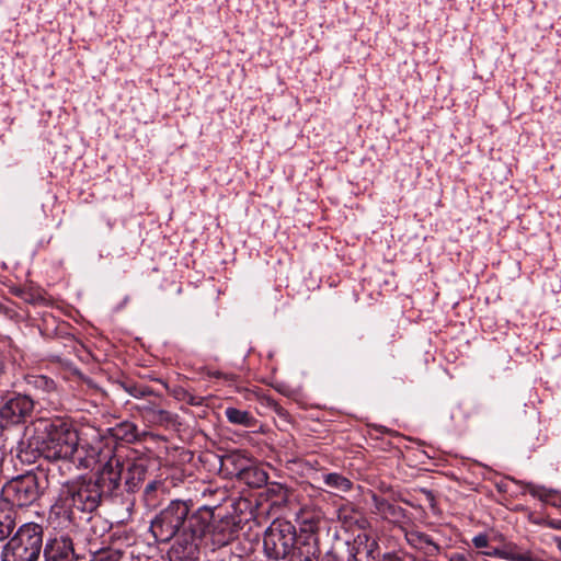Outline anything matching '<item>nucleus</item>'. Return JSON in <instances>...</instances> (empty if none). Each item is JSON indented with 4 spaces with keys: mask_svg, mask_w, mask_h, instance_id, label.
<instances>
[{
    "mask_svg": "<svg viewBox=\"0 0 561 561\" xmlns=\"http://www.w3.org/2000/svg\"><path fill=\"white\" fill-rule=\"evenodd\" d=\"M43 527L26 523L5 543L1 561H37L43 549Z\"/></svg>",
    "mask_w": 561,
    "mask_h": 561,
    "instance_id": "f257e3e1",
    "label": "nucleus"
},
{
    "mask_svg": "<svg viewBox=\"0 0 561 561\" xmlns=\"http://www.w3.org/2000/svg\"><path fill=\"white\" fill-rule=\"evenodd\" d=\"M45 431L47 435L43 440L42 450L47 459L68 460L79 453V435L67 422L51 421Z\"/></svg>",
    "mask_w": 561,
    "mask_h": 561,
    "instance_id": "f03ea898",
    "label": "nucleus"
},
{
    "mask_svg": "<svg viewBox=\"0 0 561 561\" xmlns=\"http://www.w3.org/2000/svg\"><path fill=\"white\" fill-rule=\"evenodd\" d=\"M191 506L186 501L174 500L151 522L150 529L154 538L167 542L176 535L182 536Z\"/></svg>",
    "mask_w": 561,
    "mask_h": 561,
    "instance_id": "7ed1b4c3",
    "label": "nucleus"
},
{
    "mask_svg": "<svg viewBox=\"0 0 561 561\" xmlns=\"http://www.w3.org/2000/svg\"><path fill=\"white\" fill-rule=\"evenodd\" d=\"M101 486L94 481H79L62 485L58 502L61 507L78 512H93L100 504Z\"/></svg>",
    "mask_w": 561,
    "mask_h": 561,
    "instance_id": "20e7f679",
    "label": "nucleus"
},
{
    "mask_svg": "<svg viewBox=\"0 0 561 561\" xmlns=\"http://www.w3.org/2000/svg\"><path fill=\"white\" fill-rule=\"evenodd\" d=\"M295 543V527L288 522L272 523L263 537L264 552L273 560L285 559L294 549Z\"/></svg>",
    "mask_w": 561,
    "mask_h": 561,
    "instance_id": "39448f33",
    "label": "nucleus"
},
{
    "mask_svg": "<svg viewBox=\"0 0 561 561\" xmlns=\"http://www.w3.org/2000/svg\"><path fill=\"white\" fill-rule=\"evenodd\" d=\"M39 496L37 478L33 474L20 477L8 482L0 495V502H8L14 508L28 506Z\"/></svg>",
    "mask_w": 561,
    "mask_h": 561,
    "instance_id": "423d86ee",
    "label": "nucleus"
},
{
    "mask_svg": "<svg viewBox=\"0 0 561 561\" xmlns=\"http://www.w3.org/2000/svg\"><path fill=\"white\" fill-rule=\"evenodd\" d=\"M34 400L26 396L16 393L7 398L0 405V419L7 424H20L30 417L34 411Z\"/></svg>",
    "mask_w": 561,
    "mask_h": 561,
    "instance_id": "0eeeda50",
    "label": "nucleus"
},
{
    "mask_svg": "<svg viewBox=\"0 0 561 561\" xmlns=\"http://www.w3.org/2000/svg\"><path fill=\"white\" fill-rule=\"evenodd\" d=\"M214 513L208 507H203L192 515H187L182 536L185 540L194 541L202 539L210 528V520Z\"/></svg>",
    "mask_w": 561,
    "mask_h": 561,
    "instance_id": "6e6552de",
    "label": "nucleus"
},
{
    "mask_svg": "<svg viewBox=\"0 0 561 561\" xmlns=\"http://www.w3.org/2000/svg\"><path fill=\"white\" fill-rule=\"evenodd\" d=\"M45 561H73L72 541L68 537L48 540L43 550Z\"/></svg>",
    "mask_w": 561,
    "mask_h": 561,
    "instance_id": "1a4fd4ad",
    "label": "nucleus"
},
{
    "mask_svg": "<svg viewBox=\"0 0 561 561\" xmlns=\"http://www.w3.org/2000/svg\"><path fill=\"white\" fill-rule=\"evenodd\" d=\"M407 542L415 550L422 552L426 558L436 557L440 552V547L433 538L417 529L404 530Z\"/></svg>",
    "mask_w": 561,
    "mask_h": 561,
    "instance_id": "9d476101",
    "label": "nucleus"
},
{
    "mask_svg": "<svg viewBox=\"0 0 561 561\" xmlns=\"http://www.w3.org/2000/svg\"><path fill=\"white\" fill-rule=\"evenodd\" d=\"M123 472V463L119 458L111 457L102 467L99 480L100 486L113 491L118 488Z\"/></svg>",
    "mask_w": 561,
    "mask_h": 561,
    "instance_id": "9b49d317",
    "label": "nucleus"
},
{
    "mask_svg": "<svg viewBox=\"0 0 561 561\" xmlns=\"http://www.w3.org/2000/svg\"><path fill=\"white\" fill-rule=\"evenodd\" d=\"M136 410L144 419L152 424L163 425L173 421V415L169 411L161 409L159 404L153 401L137 404Z\"/></svg>",
    "mask_w": 561,
    "mask_h": 561,
    "instance_id": "f8f14e48",
    "label": "nucleus"
},
{
    "mask_svg": "<svg viewBox=\"0 0 561 561\" xmlns=\"http://www.w3.org/2000/svg\"><path fill=\"white\" fill-rule=\"evenodd\" d=\"M16 513L8 502H0V541L9 538L15 528Z\"/></svg>",
    "mask_w": 561,
    "mask_h": 561,
    "instance_id": "ddd939ff",
    "label": "nucleus"
},
{
    "mask_svg": "<svg viewBox=\"0 0 561 561\" xmlns=\"http://www.w3.org/2000/svg\"><path fill=\"white\" fill-rule=\"evenodd\" d=\"M323 482L335 495L346 493L351 491L353 486V483L348 478L336 472L323 474Z\"/></svg>",
    "mask_w": 561,
    "mask_h": 561,
    "instance_id": "4468645a",
    "label": "nucleus"
},
{
    "mask_svg": "<svg viewBox=\"0 0 561 561\" xmlns=\"http://www.w3.org/2000/svg\"><path fill=\"white\" fill-rule=\"evenodd\" d=\"M240 477L254 488H261L267 482V473L252 463L250 466H241Z\"/></svg>",
    "mask_w": 561,
    "mask_h": 561,
    "instance_id": "2eb2a0df",
    "label": "nucleus"
},
{
    "mask_svg": "<svg viewBox=\"0 0 561 561\" xmlns=\"http://www.w3.org/2000/svg\"><path fill=\"white\" fill-rule=\"evenodd\" d=\"M147 470L142 463H131L128 467L125 484L128 491L134 492L145 481Z\"/></svg>",
    "mask_w": 561,
    "mask_h": 561,
    "instance_id": "dca6fc26",
    "label": "nucleus"
},
{
    "mask_svg": "<svg viewBox=\"0 0 561 561\" xmlns=\"http://www.w3.org/2000/svg\"><path fill=\"white\" fill-rule=\"evenodd\" d=\"M502 559L507 561H535L530 551L522 550L513 542L504 543L502 547Z\"/></svg>",
    "mask_w": 561,
    "mask_h": 561,
    "instance_id": "f3484780",
    "label": "nucleus"
},
{
    "mask_svg": "<svg viewBox=\"0 0 561 561\" xmlns=\"http://www.w3.org/2000/svg\"><path fill=\"white\" fill-rule=\"evenodd\" d=\"M225 415L232 424L251 427L255 423V420L251 413L232 407H229L225 410Z\"/></svg>",
    "mask_w": 561,
    "mask_h": 561,
    "instance_id": "a211bd4d",
    "label": "nucleus"
},
{
    "mask_svg": "<svg viewBox=\"0 0 561 561\" xmlns=\"http://www.w3.org/2000/svg\"><path fill=\"white\" fill-rule=\"evenodd\" d=\"M163 493V483L159 480L149 482L144 491V501L147 507H156L159 503V495Z\"/></svg>",
    "mask_w": 561,
    "mask_h": 561,
    "instance_id": "6ab92c4d",
    "label": "nucleus"
},
{
    "mask_svg": "<svg viewBox=\"0 0 561 561\" xmlns=\"http://www.w3.org/2000/svg\"><path fill=\"white\" fill-rule=\"evenodd\" d=\"M291 551L289 561H318L314 549L310 545H304Z\"/></svg>",
    "mask_w": 561,
    "mask_h": 561,
    "instance_id": "aec40b11",
    "label": "nucleus"
},
{
    "mask_svg": "<svg viewBox=\"0 0 561 561\" xmlns=\"http://www.w3.org/2000/svg\"><path fill=\"white\" fill-rule=\"evenodd\" d=\"M82 450H83V447H81V450H79V453H77L78 454L77 460H78L79 465L84 468L93 467L98 462L99 450L94 447H90L85 451V455L81 456L80 454Z\"/></svg>",
    "mask_w": 561,
    "mask_h": 561,
    "instance_id": "412c9836",
    "label": "nucleus"
},
{
    "mask_svg": "<svg viewBox=\"0 0 561 561\" xmlns=\"http://www.w3.org/2000/svg\"><path fill=\"white\" fill-rule=\"evenodd\" d=\"M116 431L117 433L115 435L127 442H131L137 437V426L129 422L119 424Z\"/></svg>",
    "mask_w": 561,
    "mask_h": 561,
    "instance_id": "4be33fe9",
    "label": "nucleus"
},
{
    "mask_svg": "<svg viewBox=\"0 0 561 561\" xmlns=\"http://www.w3.org/2000/svg\"><path fill=\"white\" fill-rule=\"evenodd\" d=\"M404 510L401 506L391 503L382 517L389 522L397 523L404 518Z\"/></svg>",
    "mask_w": 561,
    "mask_h": 561,
    "instance_id": "5701e85b",
    "label": "nucleus"
},
{
    "mask_svg": "<svg viewBox=\"0 0 561 561\" xmlns=\"http://www.w3.org/2000/svg\"><path fill=\"white\" fill-rule=\"evenodd\" d=\"M125 390L134 398H145L154 394L153 390L149 387L138 385L126 386Z\"/></svg>",
    "mask_w": 561,
    "mask_h": 561,
    "instance_id": "b1692460",
    "label": "nucleus"
},
{
    "mask_svg": "<svg viewBox=\"0 0 561 561\" xmlns=\"http://www.w3.org/2000/svg\"><path fill=\"white\" fill-rule=\"evenodd\" d=\"M527 488H528V492L533 496L538 497L541 501L549 502L551 496H552V491L551 490H547L543 486L528 484Z\"/></svg>",
    "mask_w": 561,
    "mask_h": 561,
    "instance_id": "393cba45",
    "label": "nucleus"
},
{
    "mask_svg": "<svg viewBox=\"0 0 561 561\" xmlns=\"http://www.w3.org/2000/svg\"><path fill=\"white\" fill-rule=\"evenodd\" d=\"M16 295L20 296L24 301L30 304H36L42 300V296L38 291H33L26 288L16 289Z\"/></svg>",
    "mask_w": 561,
    "mask_h": 561,
    "instance_id": "a878e982",
    "label": "nucleus"
},
{
    "mask_svg": "<svg viewBox=\"0 0 561 561\" xmlns=\"http://www.w3.org/2000/svg\"><path fill=\"white\" fill-rule=\"evenodd\" d=\"M228 461H231L236 469L240 472L241 466H250V459L241 453H233L227 457Z\"/></svg>",
    "mask_w": 561,
    "mask_h": 561,
    "instance_id": "bb28decb",
    "label": "nucleus"
},
{
    "mask_svg": "<svg viewBox=\"0 0 561 561\" xmlns=\"http://www.w3.org/2000/svg\"><path fill=\"white\" fill-rule=\"evenodd\" d=\"M373 503H374V506L376 508V511L381 515L383 516L385 513L387 512V510L389 508L390 506V502L387 501L386 499H382V497H379L377 496L376 494L373 495Z\"/></svg>",
    "mask_w": 561,
    "mask_h": 561,
    "instance_id": "cd10ccee",
    "label": "nucleus"
},
{
    "mask_svg": "<svg viewBox=\"0 0 561 561\" xmlns=\"http://www.w3.org/2000/svg\"><path fill=\"white\" fill-rule=\"evenodd\" d=\"M449 561H474V558L469 552H454L449 556Z\"/></svg>",
    "mask_w": 561,
    "mask_h": 561,
    "instance_id": "c85d7f7f",
    "label": "nucleus"
},
{
    "mask_svg": "<svg viewBox=\"0 0 561 561\" xmlns=\"http://www.w3.org/2000/svg\"><path fill=\"white\" fill-rule=\"evenodd\" d=\"M472 542L476 548H485L489 545V539L486 535L480 534L472 539Z\"/></svg>",
    "mask_w": 561,
    "mask_h": 561,
    "instance_id": "c756f323",
    "label": "nucleus"
},
{
    "mask_svg": "<svg viewBox=\"0 0 561 561\" xmlns=\"http://www.w3.org/2000/svg\"><path fill=\"white\" fill-rule=\"evenodd\" d=\"M183 392V400H185L191 405H199L202 403L201 398H196L193 394L188 393L185 390H182Z\"/></svg>",
    "mask_w": 561,
    "mask_h": 561,
    "instance_id": "7c9ffc66",
    "label": "nucleus"
},
{
    "mask_svg": "<svg viewBox=\"0 0 561 561\" xmlns=\"http://www.w3.org/2000/svg\"><path fill=\"white\" fill-rule=\"evenodd\" d=\"M209 376L211 377H216V378H219V377H222L225 378L226 380H229V381H234L236 380V375H224L220 371H214V373H209Z\"/></svg>",
    "mask_w": 561,
    "mask_h": 561,
    "instance_id": "2f4dec72",
    "label": "nucleus"
},
{
    "mask_svg": "<svg viewBox=\"0 0 561 561\" xmlns=\"http://www.w3.org/2000/svg\"><path fill=\"white\" fill-rule=\"evenodd\" d=\"M484 554L488 557H494V558L502 559V548L501 547L492 548L491 550L485 551Z\"/></svg>",
    "mask_w": 561,
    "mask_h": 561,
    "instance_id": "473e14b6",
    "label": "nucleus"
},
{
    "mask_svg": "<svg viewBox=\"0 0 561 561\" xmlns=\"http://www.w3.org/2000/svg\"><path fill=\"white\" fill-rule=\"evenodd\" d=\"M547 525L551 528L561 529V520H549Z\"/></svg>",
    "mask_w": 561,
    "mask_h": 561,
    "instance_id": "72a5a7b5",
    "label": "nucleus"
},
{
    "mask_svg": "<svg viewBox=\"0 0 561 561\" xmlns=\"http://www.w3.org/2000/svg\"><path fill=\"white\" fill-rule=\"evenodd\" d=\"M382 561H400V559L392 554H386V556H383Z\"/></svg>",
    "mask_w": 561,
    "mask_h": 561,
    "instance_id": "f704fd0d",
    "label": "nucleus"
},
{
    "mask_svg": "<svg viewBox=\"0 0 561 561\" xmlns=\"http://www.w3.org/2000/svg\"><path fill=\"white\" fill-rule=\"evenodd\" d=\"M183 389H179L176 392H175V397L178 399H182L183 400V392H182Z\"/></svg>",
    "mask_w": 561,
    "mask_h": 561,
    "instance_id": "c9c22d12",
    "label": "nucleus"
},
{
    "mask_svg": "<svg viewBox=\"0 0 561 561\" xmlns=\"http://www.w3.org/2000/svg\"><path fill=\"white\" fill-rule=\"evenodd\" d=\"M215 541L219 545H226L228 542V539H215Z\"/></svg>",
    "mask_w": 561,
    "mask_h": 561,
    "instance_id": "e433bc0d",
    "label": "nucleus"
},
{
    "mask_svg": "<svg viewBox=\"0 0 561 561\" xmlns=\"http://www.w3.org/2000/svg\"><path fill=\"white\" fill-rule=\"evenodd\" d=\"M556 542L558 545V548L561 550V538H556Z\"/></svg>",
    "mask_w": 561,
    "mask_h": 561,
    "instance_id": "4c0bfd02",
    "label": "nucleus"
}]
</instances>
